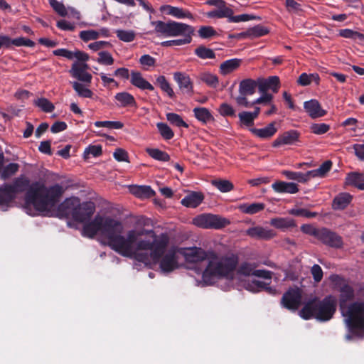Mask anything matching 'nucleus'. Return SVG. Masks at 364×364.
Returning a JSON list of instances; mask_svg holds the SVG:
<instances>
[{"label":"nucleus","mask_w":364,"mask_h":364,"mask_svg":"<svg viewBox=\"0 0 364 364\" xmlns=\"http://www.w3.org/2000/svg\"><path fill=\"white\" fill-rule=\"evenodd\" d=\"M90 236L99 233L102 242L119 255L133 258L151 267L159 264L163 273H170L182 265L180 247L168 248V237L156 235L151 230L136 228L124 235V225L119 220L97 217L87 228Z\"/></svg>","instance_id":"f257e3e1"},{"label":"nucleus","mask_w":364,"mask_h":364,"mask_svg":"<svg viewBox=\"0 0 364 364\" xmlns=\"http://www.w3.org/2000/svg\"><path fill=\"white\" fill-rule=\"evenodd\" d=\"M63 193L62 186L58 184L47 187L40 183H33L26 193L23 208L31 215H48L55 208Z\"/></svg>","instance_id":"f03ea898"},{"label":"nucleus","mask_w":364,"mask_h":364,"mask_svg":"<svg viewBox=\"0 0 364 364\" xmlns=\"http://www.w3.org/2000/svg\"><path fill=\"white\" fill-rule=\"evenodd\" d=\"M238 265V257L233 253H218L209 250L205 267L202 272L203 281L208 284L220 279H232Z\"/></svg>","instance_id":"7ed1b4c3"},{"label":"nucleus","mask_w":364,"mask_h":364,"mask_svg":"<svg viewBox=\"0 0 364 364\" xmlns=\"http://www.w3.org/2000/svg\"><path fill=\"white\" fill-rule=\"evenodd\" d=\"M354 296L353 289L349 285H344L341 289L340 308L345 322L352 328L364 332V301L354 302L347 305L346 302Z\"/></svg>","instance_id":"20e7f679"},{"label":"nucleus","mask_w":364,"mask_h":364,"mask_svg":"<svg viewBox=\"0 0 364 364\" xmlns=\"http://www.w3.org/2000/svg\"><path fill=\"white\" fill-rule=\"evenodd\" d=\"M336 297L328 296L321 301L316 299L309 301L299 314L305 319L314 317L317 320L326 321L333 317L336 309Z\"/></svg>","instance_id":"39448f33"},{"label":"nucleus","mask_w":364,"mask_h":364,"mask_svg":"<svg viewBox=\"0 0 364 364\" xmlns=\"http://www.w3.org/2000/svg\"><path fill=\"white\" fill-rule=\"evenodd\" d=\"M151 24L154 26L156 33L165 37L181 36V39L188 40L190 43L192 41L194 28L190 25L173 21L168 22L156 21L151 22Z\"/></svg>","instance_id":"423d86ee"},{"label":"nucleus","mask_w":364,"mask_h":364,"mask_svg":"<svg viewBox=\"0 0 364 364\" xmlns=\"http://www.w3.org/2000/svg\"><path fill=\"white\" fill-rule=\"evenodd\" d=\"M95 211V206L93 203L92 202H84L82 203L77 210V212H75L74 216L73 217V219L75 221L83 223V228L82 234V235L90 237V238H94L96 237L102 244L105 245L109 246L107 244H105L102 242V237L99 233H95V235L90 236L87 233V228L89 227L95 220L97 217H107L110 218L114 220H117L116 218H114L111 216L107 215H100L97 214L96 215L92 220H89L91 217L93 215Z\"/></svg>","instance_id":"0eeeda50"},{"label":"nucleus","mask_w":364,"mask_h":364,"mask_svg":"<svg viewBox=\"0 0 364 364\" xmlns=\"http://www.w3.org/2000/svg\"><path fill=\"white\" fill-rule=\"evenodd\" d=\"M230 223L228 218L213 214H201L193 219V225L205 229H220Z\"/></svg>","instance_id":"6e6552de"},{"label":"nucleus","mask_w":364,"mask_h":364,"mask_svg":"<svg viewBox=\"0 0 364 364\" xmlns=\"http://www.w3.org/2000/svg\"><path fill=\"white\" fill-rule=\"evenodd\" d=\"M257 85V82L252 79H245L240 82L239 95L235 98L238 106L250 107V102L247 100V97L255 92Z\"/></svg>","instance_id":"1a4fd4ad"},{"label":"nucleus","mask_w":364,"mask_h":364,"mask_svg":"<svg viewBox=\"0 0 364 364\" xmlns=\"http://www.w3.org/2000/svg\"><path fill=\"white\" fill-rule=\"evenodd\" d=\"M181 258L183 257L187 264H198L206 261L209 256V250L201 247H191L180 248Z\"/></svg>","instance_id":"9d476101"},{"label":"nucleus","mask_w":364,"mask_h":364,"mask_svg":"<svg viewBox=\"0 0 364 364\" xmlns=\"http://www.w3.org/2000/svg\"><path fill=\"white\" fill-rule=\"evenodd\" d=\"M301 302V292L299 289L294 288L288 290L282 296L283 306L291 310H296Z\"/></svg>","instance_id":"9b49d317"},{"label":"nucleus","mask_w":364,"mask_h":364,"mask_svg":"<svg viewBox=\"0 0 364 364\" xmlns=\"http://www.w3.org/2000/svg\"><path fill=\"white\" fill-rule=\"evenodd\" d=\"M87 69L88 65L85 63L75 62L73 64L70 73L78 80L90 84L92 75L87 72Z\"/></svg>","instance_id":"f8f14e48"},{"label":"nucleus","mask_w":364,"mask_h":364,"mask_svg":"<svg viewBox=\"0 0 364 364\" xmlns=\"http://www.w3.org/2000/svg\"><path fill=\"white\" fill-rule=\"evenodd\" d=\"M240 274L250 276L253 275L258 277L270 280L272 279V272L264 269H255V267L250 263H243L238 269Z\"/></svg>","instance_id":"ddd939ff"},{"label":"nucleus","mask_w":364,"mask_h":364,"mask_svg":"<svg viewBox=\"0 0 364 364\" xmlns=\"http://www.w3.org/2000/svg\"><path fill=\"white\" fill-rule=\"evenodd\" d=\"M318 239L324 244L331 247H339L342 245L341 237L335 232L326 228L321 229Z\"/></svg>","instance_id":"4468645a"},{"label":"nucleus","mask_w":364,"mask_h":364,"mask_svg":"<svg viewBox=\"0 0 364 364\" xmlns=\"http://www.w3.org/2000/svg\"><path fill=\"white\" fill-rule=\"evenodd\" d=\"M299 137V133L295 130H290L284 132L279 135L272 144L274 147H278L282 145H291L295 144Z\"/></svg>","instance_id":"2eb2a0df"},{"label":"nucleus","mask_w":364,"mask_h":364,"mask_svg":"<svg viewBox=\"0 0 364 364\" xmlns=\"http://www.w3.org/2000/svg\"><path fill=\"white\" fill-rule=\"evenodd\" d=\"M257 86L259 92H264L272 90L274 92H277L279 88V78L277 76H271L267 79H258Z\"/></svg>","instance_id":"dca6fc26"},{"label":"nucleus","mask_w":364,"mask_h":364,"mask_svg":"<svg viewBox=\"0 0 364 364\" xmlns=\"http://www.w3.org/2000/svg\"><path fill=\"white\" fill-rule=\"evenodd\" d=\"M247 235L256 239L267 240L275 237L276 233L272 230L256 226L250 228L247 230Z\"/></svg>","instance_id":"f3484780"},{"label":"nucleus","mask_w":364,"mask_h":364,"mask_svg":"<svg viewBox=\"0 0 364 364\" xmlns=\"http://www.w3.org/2000/svg\"><path fill=\"white\" fill-rule=\"evenodd\" d=\"M173 79L183 92L188 94L193 92V82L189 75L184 73L176 72L173 73Z\"/></svg>","instance_id":"a211bd4d"},{"label":"nucleus","mask_w":364,"mask_h":364,"mask_svg":"<svg viewBox=\"0 0 364 364\" xmlns=\"http://www.w3.org/2000/svg\"><path fill=\"white\" fill-rule=\"evenodd\" d=\"M80 204L81 203L80 199L77 197L67 198L60 205V210H61L65 215L73 218L75 212H77V210L80 207Z\"/></svg>","instance_id":"6ab92c4d"},{"label":"nucleus","mask_w":364,"mask_h":364,"mask_svg":"<svg viewBox=\"0 0 364 364\" xmlns=\"http://www.w3.org/2000/svg\"><path fill=\"white\" fill-rule=\"evenodd\" d=\"M304 107L311 118H318L326 114V111L321 108L319 102L316 100H311L305 102Z\"/></svg>","instance_id":"aec40b11"},{"label":"nucleus","mask_w":364,"mask_h":364,"mask_svg":"<svg viewBox=\"0 0 364 364\" xmlns=\"http://www.w3.org/2000/svg\"><path fill=\"white\" fill-rule=\"evenodd\" d=\"M16 195V192L9 184L3 185L0 188V208L4 209Z\"/></svg>","instance_id":"412c9836"},{"label":"nucleus","mask_w":364,"mask_h":364,"mask_svg":"<svg viewBox=\"0 0 364 364\" xmlns=\"http://www.w3.org/2000/svg\"><path fill=\"white\" fill-rule=\"evenodd\" d=\"M203 194L200 192H191L181 200L182 205L188 208H196L203 200Z\"/></svg>","instance_id":"4be33fe9"},{"label":"nucleus","mask_w":364,"mask_h":364,"mask_svg":"<svg viewBox=\"0 0 364 364\" xmlns=\"http://www.w3.org/2000/svg\"><path fill=\"white\" fill-rule=\"evenodd\" d=\"M130 82L134 86L141 90H154V89L153 85L146 81L139 72H132Z\"/></svg>","instance_id":"5701e85b"},{"label":"nucleus","mask_w":364,"mask_h":364,"mask_svg":"<svg viewBox=\"0 0 364 364\" xmlns=\"http://www.w3.org/2000/svg\"><path fill=\"white\" fill-rule=\"evenodd\" d=\"M273 190L277 193H296L299 191L297 185L294 183L277 181L272 185Z\"/></svg>","instance_id":"b1692460"},{"label":"nucleus","mask_w":364,"mask_h":364,"mask_svg":"<svg viewBox=\"0 0 364 364\" xmlns=\"http://www.w3.org/2000/svg\"><path fill=\"white\" fill-rule=\"evenodd\" d=\"M352 196L348 193H341L336 196L332 203V208L333 210H343L351 202Z\"/></svg>","instance_id":"393cba45"},{"label":"nucleus","mask_w":364,"mask_h":364,"mask_svg":"<svg viewBox=\"0 0 364 364\" xmlns=\"http://www.w3.org/2000/svg\"><path fill=\"white\" fill-rule=\"evenodd\" d=\"M241 64V60L233 58L222 63L220 65V72L223 75H226L236 70Z\"/></svg>","instance_id":"a878e982"},{"label":"nucleus","mask_w":364,"mask_h":364,"mask_svg":"<svg viewBox=\"0 0 364 364\" xmlns=\"http://www.w3.org/2000/svg\"><path fill=\"white\" fill-rule=\"evenodd\" d=\"M277 131L275 127V122H271L267 127L262 129H251V132L257 136L262 139H267L272 136Z\"/></svg>","instance_id":"bb28decb"},{"label":"nucleus","mask_w":364,"mask_h":364,"mask_svg":"<svg viewBox=\"0 0 364 364\" xmlns=\"http://www.w3.org/2000/svg\"><path fill=\"white\" fill-rule=\"evenodd\" d=\"M129 191L135 196L141 198H150L154 195V191L149 186H131Z\"/></svg>","instance_id":"cd10ccee"},{"label":"nucleus","mask_w":364,"mask_h":364,"mask_svg":"<svg viewBox=\"0 0 364 364\" xmlns=\"http://www.w3.org/2000/svg\"><path fill=\"white\" fill-rule=\"evenodd\" d=\"M332 162L331 161H326L319 168L308 171L309 179L311 178H323L331 170Z\"/></svg>","instance_id":"c85d7f7f"},{"label":"nucleus","mask_w":364,"mask_h":364,"mask_svg":"<svg viewBox=\"0 0 364 364\" xmlns=\"http://www.w3.org/2000/svg\"><path fill=\"white\" fill-rule=\"evenodd\" d=\"M264 207L265 205L262 203H254L242 204L238 208L243 213L253 215L263 210Z\"/></svg>","instance_id":"c756f323"},{"label":"nucleus","mask_w":364,"mask_h":364,"mask_svg":"<svg viewBox=\"0 0 364 364\" xmlns=\"http://www.w3.org/2000/svg\"><path fill=\"white\" fill-rule=\"evenodd\" d=\"M233 14V11L227 7L225 4L218 7L217 9L213 10L210 12L207 13V16L209 18H228L229 19V17Z\"/></svg>","instance_id":"7c9ffc66"},{"label":"nucleus","mask_w":364,"mask_h":364,"mask_svg":"<svg viewBox=\"0 0 364 364\" xmlns=\"http://www.w3.org/2000/svg\"><path fill=\"white\" fill-rule=\"evenodd\" d=\"M267 284H268L263 282L252 280V282H246L244 286L246 289L252 292L259 291L261 289H266L269 293L274 294L276 291L275 289L266 287Z\"/></svg>","instance_id":"2f4dec72"},{"label":"nucleus","mask_w":364,"mask_h":364,"mask_svg":"<svg viewBox=\"0 0 364 364\" xmlns=\"http://www.w3.org/2000/svg\"><path fill=\"white\" fill-rule=\"evenodd\" d=\"M270 225L281 230H285L295 226L294 220L288 218H272L270 220Z\"/></svg>","instance_id":"473e14b6"},{"label":"nucleus","mask_w":364,"mask_h":364,"mask_svg":"<svg viewBox=\"0 0 364 364\" xmlns=\"http://www.w3.org/2000/svg\"><path fill=\"white\" fill-rule=\"evenodd\" d=\"M16 193L23 192L29 185V180L24 176L16 178L12 183L9 184Z\"/></svg>","instance_id":"72a5a7b5"},{"label":"nucleus","mask_w":364,"mask_h":364,"mask_svg":"<svg viewBox=\"0 0 364 364\" xmlns=\"http://www.w3.org/2000/svg\"><path fill=\"white\" fill-rule=\"evenodd\" d=\"M115 99L122 107L135 105L134 97L126 92H119L115 95Z\"/></svg>","instance_id":"f704fd0d"},{"label":"nucleus","mask_w":364,"mask_h":364,"mask_svg":"<svg viewBox=\"0 0 364 364\" xmlns=\"http://www.w3.org/2000/svg\"><path fill=\"white\" fill-rule=\"evenodd\" d=\"M364 176L358 173H352L348 175L346 183L348 185L358 187L359 189L363 188Z\"/></svg>","instance_id":"c9c22d12"},{"label":"nucleus","mask_w":364,"mask_h":364,"mask_svg":"<svg viewBox=\"0 0 364 364\" xmlns=\"http://www.w3.org/2000/svg\"><path fill=\"white\" fill-rule=\"evenodd\" d=\"M319 80L320 78L317 73H302L299 76L297 82L302 86H307L310 85L312 82H315L316 84H318Z\"/></svg>","instance_id":"e433bc0d"},{"label":"nucleus","mask_w":364,"mask_h":364,"mask_svg":"<svg viewBox=\"0 0 364 364\" xmlns=\"http://www.w3.org/2000/svg\"><path fill=\"white\" fill-rule=\"evenodd\" d=\"M115 33L117 38L125 43L132 42L136 38V32L133 30L118 29Z\"/></svg>","instance_id":"4c0bfd02"},{"label":"nucleus","mask_w":364,"mask_h":364,"mask_svg":"<svg viewBox=\"0 0 364 364\" xmlns=\"http://www.w3.org/2000/svg\"><path fill=\"white\" fill-rule=\"evenodd\" d=\"M282 173L290 180L297 181L298 182L305 183L309 180L308 172L303 173L301 172H293L289 171H284Z\"/></svg>","instance_id":"58836bf2"},{"label":"nucleus","mask_w":364,"mask_h":364,"mask_svg":"<svg viewBox=\"0 0 364 364\" xmlns=\"http://www.w3.org/2000/svg\"><path fill=\"white\" fill-rule=\"evenodd\" d=\"M195 117L204 123L213 119V116L209 110L205 107H196L193 109Z\"/></svg>","instance_id":"ea45409f"},{"label":"nucleus","mask_w":364,"mask_h":364,"mask_svg":"<svg viewBox=\"0 0 364 364\" xmlns=\"http://www.w3.org/2000/svg\"><path fill=\"white\" fill-rule=\"evenodd\" d=\"M72 85L73 89L75 90V92L80 97L86 98H91L92 97V92L85 85L77 82H72Z\"/></svg>","instance_id":"a19ab883"},{"label":"nucleus","mask_w":364,"mask_h":364,"mask_svg":"<svg viewBox=\"0 0 364 364\" xmlns=\"http://www.w3.org/2000/svg\"><path fill=\"white\" fill-rule=\"evenodd\" d=\"M269 33V30L261 26L257 25L247 29V36L249 38H255L263 36Z\"/></svg>","instance_id":"79ce46f5"},{"label":"nucleus","mask_w":364,"mask_h":364,"mask_svg":"<svg viewBox=\"0 0 364 364\" xmlns=\"http://www.w3.org/2000/svg\"><path fill=\"white\" fill-rule=\"evenodd\" d=\"M19 168V165L16 163H10L2 168L1 178L4 180L7 179L14 175Z\"/></svg>","instance_id":"37998d69"},{"label":"nucleus","mask_w":364,"mask_h":364,"mask_svg":"<svg viewBox=\"0 0 364 364\" xmlns=\"http://www.w3.org/2000/svg\"><path fill=\"white\" fill-rule=\"evenodd\" d=\"M33 104L45 112H51L55 108L53 104L44 97L35 100Z\"/></svg>","instance_id":"c03bdc74"},{"label":"nucleus","mask_w":364,"mask_h":364,"mask_svg":"<svg viewBox=\"0 0 364 364\" xmlns=\"http://www.w3.org/2000/svg\"><path fill=\"white\" fill-rule=\"evenodd\" d=\"M146 152L151 157L158 161H168L170 159V156L167 153L158 149L148 148L146 149Z\"/></svg>","instance_id":"a18cd8bd"},{"label":"nucleus","mask_w":364,"mask_h":364,"mask_svg":"<svg viewBox=\"0 0 364 364\" xmlns=\"http://www.w3.org/2000/svg\"><path fill=\"white\" fill-rule=\"evenodd\" d=\"M166 119L172 125L176 126L177 127L187 128L188 127L187 123L183 120L181 117L176 113H167Z\"/></svg>","instance_id":"49530a36"},{"label":"nucleus","mask_w":364,"mask_h":364,"mask_svg":"<svg viewBox=\"0 0 364 364\" xmlns=\"http://www.w3.org/2000/svg\"><path fill=\"white\" fill-rule=\"evenodd\" d=\"M195 54L201 59H213L215 57L213 50L203 46L198 47L195 50Z\"/></svg>","instance_id":"de8ad7c7"},{"label":"nucleus","mask_w":364,"mask_h":364,"mask_svg":"<svg viewBox=\"0 0 364 364\" xmlns=\"http://www.w3.org/2000/svg\"><path fill=\"white\" fill-rule=\"evenodd\" d=\"M156 83L159 85L160 88L170 97H173L174 92L164 75H160L156 78Z\"/></svg>","instance_id":"09e8293b"},{"label":"nucleus","mask_w":364,"mask_h":364,"mask_svg":"<svg viewBox=\"0 0 364 364\" xmlns=\"http://www.w3.org/2000/svg\"><path fill=\"white\" fill-rule=\"evenodd\" d=\"M212 184L223 193L229 192L233 189V184L228 180H214Z\"/></svg>","instance_id":"8fccbe9b"},{"label":"nucleus","mask_w":364,"mask_h":364,"mask_svg":"<svg viewBox=\"0 0 364 364\" xmlns=\"http://www.w3.org/2000/svg\"><path fill=\"white\" fill-rule=\"evenodd\" d=\"M200 80L212 87H216L218 85V77L210 73H203L200 75Z\"/></svg>","instance_id":"3c124183"},{"label":"nucleus","mask_w":364,"mask_h":364,"mask_svg":"<svg viewBox=\"0 0 364 364\" xmlns=\"http://www.w3.org/2000/svg\"><path fill=\"white\" fill-rule=\"evenodd\" d=\"M97 127H107L109 129H122L124 124L119 121H97L95 122Z\"/></svg>","instance_id":"603ef678"},{"label":"nucleus","mask_w":364,"mask_h":364,"mask_svg":"<svg viewBox=\"0 0 364 364\" xmlns=\"http://www.w3.org/2000/svg\"><path fill=\"white\" fill-rule=\"evenodd\" d=\"M156 127L161 135L165 139H171L173 137V132L171 129L165 123H157Z\"/></svg>","instance_id":"864d4df0"},{"label":"nucleus","mask_w":364,"mask_h":364,"mask_svg":"<svg viewBox=\"0 0 364 364\" xmlns=\"http://www.w3.org/2000/svg\"><path fill=\"white\" fill-rule=\"evenodd\" d=\"M10 41L11 42L8 46H5L6 47H9L11 45H14L16 46L33 47L35 45L34 42L23 37H18L13 40L10 38Z\"/></svg>","instance_id":"5fc2aeb1"},{"label":"nucleus","mask_w":364,"mask_h":364,"mask_svg":"<svg viewBox=\"0 0 364 364\" xmlns=\"http://www.w3.org/2000/svg\"><path fill=\"white\" fill-rule=\"evenodd\" d=\"M219 113L223 117H235V110L228 103H222L218 109Z\"/></svg>","instance_id":"6e6d98bb"},{"label":"nucleus","mask_w":364,"mask_h":364,"mask_svg":"<svg viewBox=\"0 0 364 364\" xmlns=\"http://www.w3.org/2000/svg\"><path fill=\"white\" fill-rule=\"evenodd\" d=\"M50 4L60 16H65L68 15V9L62 3L57 0H50Z\"/></svg>","instance_id":"4d7b16f0"},{"label":"nucleus","mask_w":364,"mask_h":364,"mask_svg":"<svg viewBox=\"0 0 364 364\" xmlns=\"http://www.w3.org/2000/svg\"><path fill=\"white\" fill-rule=\"evenodd\" d=\"M254 19H260V18L258 16H252V15H250V14H241V15H238V16H233V14H232L229 17L228 21L230 22L237 23V22H241V21H247L254 20Z\"/></svg>","instance_id":"13d9d810"},{"label":"nucleus","mask_w":364,"mask_h":364,"mask_svg":"<svg viewBox=\"0 0 364 364\" xmlns=\"http://www.w3.org/2000/svg\"><path fill=\"white\" fill-rule=\"evenodd\" d=\"M99 58L97 62L102 65H110L114 63V59L112 55L105 51H102L98 53Z\"/></svg>","instance_id":"bf43d9fd"},{"label":"nucleus","mask_w":364,"mask_h":364,"mask_svg":"<svg viewBox=\"0 0 364 364\" xmlns=\"http://www.w3.org/2000/svg\"><path fill=\"white\" fill-rule=\"evenodd\" d=\"M261 93H262L261 97L256 99L253 102H250V107H252L253 105H257V104L269 105L271 103L273 96L271 94L267 93L266 92H261Z\"/></svg>","instance_id":"052dcab7"},{"label":"nucleus","mask_w":364,"mask_h":364,"mask_svg":"<svg viewBox=\"0 0 364 364\" xmlns=\"http://www.w3.org/2000/svg\"><path fill=\"white\" fill-rule=\"evenodd\" d=\"M289 213L296 216H302L308 218H314L316 216L317 213L314 212H310L303 208H296L289 210Z\"/></svg>","instance_id":"680f3d73"},{"label":"nucleus","mask_w":364,"mask_h":364,"mask_svg":"<svg viewBox=\"0 0 364 364\" xmlns=\"http://www.w3.org/2000/svg\"><path fill=\"white\" fill-rule=\"evenodd\" d=\"M285 6L290 13L298 14L301 11V5L294 0H286Z\"/></svg>","instance_id":"e2e57ef3"},{"label":"nucleus","mask_w":364,"mask_h":364,"mask_svg":"<svg viewBox=\"0 0 364 364\" xmlns=\"http://www.w3.org/2000/svg\"><path fill=\"white\" fill-rule=\"evenodd\" d=\"M238 117L241 122L246 126H251L253 124L255 118L250 112H242L239 113Z\"/></svg>","instance_id":"0e129e2a"},{"label":"nucleus","mask_w":364,"mask_h":364,"mask_svg":"<svg viewBox=\"0 0 364 364\" xmlns=\"http://www.w3.org/2000/svg\"><path fill=\"white\" fill-rule=\"evenodd\" d=\"M102 154V147L101 146H88L85 152H84V157L85 159L89 158L90 155H92L95 157L98 156Z\"/></svg>","instance_id":"69168bd1"},{"label":"nucleus","mask_w":364,"mask_h":364,"mask_svg":"<svg viewBox=\"0 0 364 364\" xmlns=\"http://www.w3.org/2000/svg\"><path fill=\"white\" fill-rule=\"evenodd\" d=\"M339 35L343 38L358 41L360 37H361V33L351 29H342L339 31Z\"/></svg>","instance_id":"338daca9"},{"label":"nucleus","mask_w":364,"mask_h":364,"mask_svg":"<svg viewBox=\"0 0 364 364\" xmlns=\"http://www.w3.org/2000/svg\"><path fill=\"white\" fill-rule=\"evenodd\" d=\"M80 38L84 41L97 39V33L95 30L82 31L80 33Z\"/></svg>","instance_id":"774afa93"}]
</instances>
